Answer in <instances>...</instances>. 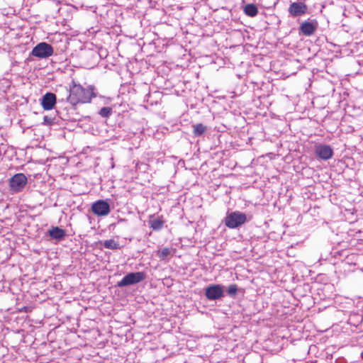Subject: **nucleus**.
Listing matches in <instances>:
<instances>
[{"mask_svg":"<svg viewBox=\"0 0 363 363\" xmlns=\"http://www.w3.org/2000/svg\"><path fill=\"white\" fill-rule=\"evenodd\" d=\"M96 96L93 86L84 87L80 84L73 83L69 89V94L67 97V101L72 106L78 104H88L91 101V99Z\"/></svg>","mask_w":363,"mask_h":363,"instance_id":"f257e3e1","label":"nucleus"},{"mask_svg":"<svg viewBox=\"0 0 363 363\" xmlns=\"http://www.w3.org/2000/svg\"><path fill=\"white\" fill-rule=\"evenodd\" d=\"M246 222V214L238 211L228 213L224 219L225 226L230 229L238 228Z\"/></svg>","mask_w":363,"mask_h":363,"instance_id":"f03ea898","label":"nucleus"},{"mask_svg":"<svg viewBox=\"0 0 363 363\" xmlns=\"http://www.w3.org/2000/svg\"><path fill=\"white\" fill-rule=\"evenodd\" d=\"M146 276L143 272H131L126 274L120 281L117 286L122 288L127 286L138 284L145 279Z\"/></svg>","mask_w":363,"mask_h":363,"instance_id":"7ed1b4c3","label":"nucleus"},{"mask_svg":"<svg viewBox=\"0 0 363 363\" xmlns=\"http://www.w3.org/2000/svg\"><path fill=\"white\" fill-rule=\"evenodd\" d=\"M54 50L51 45L43 42L35 45L30 55L39 59L48 58L53 55Z\"/></svg>","mask_w":363,"mask_h":363,"instance_id":"20e7f679","label":"nucleus"},{"mask_svg":"<svg viewBox=\"0 0 363 363\" xmlns=\"http://www.w3.org/2000/svg\"><path fill=\"white\" fill-rule=\"evenodd\" d=\"M27 182L28 179L24 174H16L9 179L10 189L15 193L20 192L24 189Z\"/></svg>","mask_w":363,"mask_h":363,"instance_id":"39448f33","label":"nucleus"},{"mask_svg":"<svg viewBox=\"0 0 363 363\" xmlns=\"http://www.w3.org/2000/svg\"><path fill=\"white\" fill-rule=\"evenodd\" d=\"M224 286L211 284L205 289V296L209 301H216L224 296Z\"/></svg>","mask_w":363,"mask_h":363,"instance_id":"423d86ee","label":"nucleus"},{"mask_svg":"<svg viewBox=\"0 0 363 363\" xmlns=\"http://www.w3.org/2000/svg\"><path fill=\"white\" fill-rule=\"evenodd\" d=\"M91 211L97 216H106L111 212V207L106 201L98 200L92 203Z\"/></svg>","mask_w":363,"mask_h":363,"instance_id":"0eeeda50","label":"nucleus"},{"mask_svg":"<svg viewBox=\"0 0 363 363\" xmlns=\"http://www.w3.org/2000/svg\"><path fill=\"white\" fill-rule=\"evenodd\" d=\"M288 11L291 17L296 18L306 14L308 6L303 1L293 2L290 4Z\"/></svg>","mask_w":363,"mask_h":363,"instance_id":"6e6552de","label":"nucleus"},{"mask_svg":"<svg viewBox=\"0 0 363 363\" xmlns=\"http://www.w3.org/2000/svg\"><path fill=\"white\" fill-rule=\"evenodd\" d=\"M316 155L323 160H328L333 157V150L329 145L318 144L315 146Z\"/></svg>","mask_w":363,"mask_h":363,"instance_id":"1a4fd4ad","label":"nucleus"},{"mask_svg":"<svg viewBox=\"0 0 363 363\" xmlns=\"http://www.w3.org/2000/svg\"><path fill=\"white\" fill-rule=\"evenodd\" d=\"M318 22L315 19L303 22L299 27V31L306 36L312 35L318 28Z\"/></svg>","mask_w":363,"mask_h":363,"instance_id":"9d476101","label":"nucleus"},{"mask_svg":"<svg viewBox=\"0 0 363 363\" xmlns=\"http://www.w3.org/2000/svg\"><path fill=\"white\" fill-rule=\"evenodd\" d=\"M41 101V106L44 110H51L54 108L57 102L56 95L52 92H47L43 96Z\"/></svg>","mask_w":363,"mask_h":363,"instance_id":"9b49d317","label":"nucleus"},{"mask_svg":"<svg viewBox=\"0 0 363 363\" xmlns=\"http://www.w3.org/2000/svg\"><path fill=\"white\" fill-rule=\"evenodd\" d=\"M148 223L150 228L155 231H159L162 229L164 220L162 216H156L155 214L149 216Z\"/></svg>","mask_w":363,"mask_h":363,"instance_id":"f8f14e48","label":"nucleus"},{"mask_svg":"<svg viewBox=\"0 0 363 363\" xmlns=\"http://www.w3.org/2000/svg\"><path fill=\"white\" fill-rule=\"evenodd\" d=\"M49 236L57 240H62L66 236V232L64 229L59 227H52L48 231Z\"/></svg>","mask_w":363,"mask_h":363,"instance_id":"ddd939ff","label":"nucleus"},{"mask_svg":"<svg viewBox=\"0 0 363 363\" xmlns=\"http://www.w3.org/2000/svg\"><path fill=\"white\" fill-rule=\"evenodd\" d=\"M176 252V249L173 247H164L161 250L157 252V256L161 260L168 259L170 257H172Z\"/></svg>","mask_w":363,"mask_h":363,"instance_id":"4468645a","label":"nucleus"},{"mask_svg":"<svg viewBox=\"0 0 363 363\" xmlns=\"http://www.w3.org/2000/svg\"><path fill=\"white\" fill-rule=\"evenodd\" d=\"M244 12L247 16L250 17H254L257 16L258 13V9L255 4H248L244 7Z\"/></svg>","mask_w":363,"mask_h":363,"instance_id":"2eb2a0df","label":"nucleus"},{"mask_svg":"<svg viewBox=\"0 0 363 363\" xmlns=\"http://www.w3.org/2000/svg\"><path fill=\"white\" fill-rule=\"evenodd\" d=\"M193 133L195 137H200L206 131V126L202 123H196L193 125Z\"/></svg>","mask_w":363,"mask_h":363,"instance_id":"dca6fc26","label":"nucleus"},{"mask_svg":"<svg viewBox=\"0 0 363 363\" xmlns=\"http://www.w3.org/2000/svg\"><path fill=\"white\" fill-rule=\"evenodd\" d=\"M103 246L105 248L110 250H118L120 248L119 243L113 239L104 240L103 242Z\"/></svg>","mask_w":363,"mask_h":363,"instance_id":"f3484780","label":"nucleus"},{"mask_svg":"<svg viewBox=\"0 0 363 363\" xmlns=\"http://www.w3.org/2000/svg\"><path fill=\"white\" fill-rule=\"evenodd\" d=\"M113 113L111 107H103L99 112V114L103 118H108Z\"/></svg>","mask_w":363,"mask_h":363,"instance_id":"a211bd4d","label":"nucleus"},{"mask_svg":"<svg viewBox=\"0 0 363 363\" xmlns=\"http://www.w3.org/2000/svg\"><path fill=\"white\" fill-rule=\"evenodd\" d=\"M238 290V287L236 284H230L227 289V293L230 296L233 297L237 294Z\"/></svg>","mask_w":363,"mask_h":363,"instance_id":"6ab92c4d","label":"nucleus"},{"mask_svg":"<svg viewBox=\"0 0 363 363\" xmlns=\"http://www.w3.org/2000/svg\"><path fill=\"white\" fill-rule=\"evenodd\" d=\"M52 123H53V118H52L48 116H45L43 117V124L51 125V124H52Z\"/></svg>","mask_w":363,"mask_h":363,"instance_id":"aec40b11","label":"nucleus"},{"mask_svg":"<svg viewBox=\"0 0 363 363\" xmlns=\"http://www.w3.org/2000/svg\"><path fill=\"white\" fill-rule=\"evenodd\" d=\"M21 311H26V312H27L26 307H24L23 309L21 310Z\"/></svg>","mask_w":363,"mask_h":363,"instance_id":"412c9836","label":"nucleus"}]
</instances>
